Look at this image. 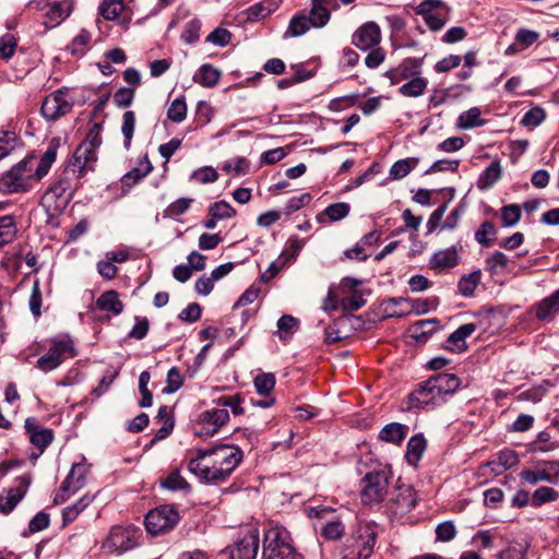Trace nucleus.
I'll list each match as a JSON object with an SVG mask.
<instances>
[{
  "mask_svg": "<svg viewBox=\"0 0 559 559\" xmlns=\"http://www.w3.org/2000/svg\"><path fill=\"white\" fill-rule=\"evenodd\" d=\"M240 448L234 444H219L207 450H198L191 457L188 468L204 481L225 480L242 461Z\"/></svg>",
  "mask_w": 559,
  "mask_h": 559,
  "instance_id": "obj_1",
  "label": "nucleus"
},
{
  "mask_svg": "<svg viewBox=\"0 0 559 559\" xmlns=\"http://www.w3.org/2000/svg\"><path fill=\"white\" fill-rule=\"evenodd\" d=\"M460 386V379L452 373H439L423 382L409 394L412 407L436 406L445 401Z\"/></svg>",
  "mask_w": 559,
  "mask_h": 559,
  "instance_id": "obj_2",
  "label": "nucleus"
},
{
  "mask_svg": "<svg viewBox=\"0 0 559 559\" xmlns=\"http://www.w3.org/2000/svg\"><path fill=\"white\" fill-rule=\"evenodd\" d=\"M36 181L32 175V159L23 158L0 176V192L19 194L31 191Z\"/></svg>",
  "mask_w": 559,
  "mask_h": 559,
  "instance_id": "obj_3",
  "label": "nucleus"
},
{
  "mask_svg": "<svg viewBox=\"0 0 559 559\" xmlns=\"http://www.w3.org/2000/svg\"><path fill=\"white\" fill-rule=\"evenodd\" d=\"M264 559H302L290 543L289 532L281 526L270 527L264 535Z\"/></svg>",
  "mask_w": 559,
  "mask_h": 559,
  "instance_id": "obj_4",
  "label": "nucleus"
},
{
  "mask_svg": "<svg viewBox=\"0 0 559 559\" xmlns=\"http://www.w3.org/2000/svg\"><path fill=\"white\" fill-rule=\"evenodd\" d=\"M392 474L386 468L367 473L361 479V501L364 504L379 503L388 498Z\"/></svg>",
  "mask_w": 559,
  "mask_h": 559,
  "instance_id": "obj_5",
  "label": "nucleus"
},
{
  "mask_svg": "<svg viewBox=\"0 0 559 559\" xmlns=\"http://www.w3.org/2000/svg\"><path fill=\"white\" fill-rule=\"evenodd\" d=\"M76 355L73 341L69 337L53 340L48 352L37 360V367L45 371H51L59 367L66 359Z\"/></svg>",
  "mask_w": 559,
  "mask_h": 559,
  "instance_id": "obj_6",
  "label": "nucleus"
},
{
  "mask_svg": "<svg viewBox=\"0 0 559 559\" xmlns=\"http://www.w3.org/2000/svg\"><path fill=\"white\" fill-rule=\"evenodd\" d=\"M229 420V413L226 408H213L200 414L194 435L200 438L213 437Z\"/></svg>",
  "mask_w": 559,
  "mask_h": 559,
  "instance_id": "obj_7",
  "label": "nucleus"
},
{
  "mask_svg": "<svg viewBox=\"0 0 559 559\" xmlns=\"http://www.w3.org/2000/svg\"><path fill=\"white\" fill-rule=\"evenodd\" d=\"M178 520L179 514L174 507L162 506L147 513L145 526L147 532L157 535L173 528Z\"/></svg>",
  "mask_w": 559,
  "mask_h": 559,
  "instance_id": "obj_8",
  "label": "nucleus"
},
{
  "mask_svg": "<svg viewBox=\"0 0 559 559\" xmlns=\"http://www.w3.org/2000/svg\"><path fill=\"white\" fill-rule=\"evenodd\" d=\"M73 104L67 91L58 90L44 99L40 112L46 120L55 121L69 114Z\"/></svg>",
  "mask_w": 559,
  "mask_h": 559,
  "instance_id": "obj_9",
  "label": "nucleus"
},
{
  "mask_svg": "<svg viewBox=\"0 0 559 559\" xmlns=\"http://www.w3.org/2000/svg\"><path fill=\"white\" fill-rule=\"evenodd\" d=\"M88 467L81 463L72 465L69 475L62 481L55 496V503L66 502L72 495L83 488L86 484Z\"/></svg>",
  "mask_w": 559,
  "mask_h": 559,
  "instance_id": "obj_10",
  "label": "nucleus"
},
{
  "mask_svg": "<svg viewBox=\"0 0 559 559\" xmlns=\"http://www.w3.org/2000/svg\"><path fill=\"white\" fill-rule=\"evenodd\" d=\"M388 506L396 515L408 513L417 502L415 490L409 485H395L388 495Z\"/></svg>",
  "mask_w": 559,
  "mask_h": 559,
  "instance_id": "obj_11",
  "label": "nucleus"
},
{
  "mask_svg": "<svg viewBox=\"0 0 559 559\" xmlns=\"http://www.w3.org/2000/svg\"><path fill=\"white\" fill-rule=\"evenodd\" d=\"M520 477L531 485H536L539 481L556 484L559 478V462H538L532 468L522 471Z\"/></svg>",
  "mask_w": 559,
  "mask_h": 559,
  "instance_id": "obj_12",
  "label": "nucleus"
},
{
  "mask_svg": "<svg viewBox=\"0 0 559 559\" xmlns=\"http://www.w3.org/2000/svg\"><path fill=\"white\" fill-rule=\"evenodd\" d=\"M140 537L141 530L135 526H115L107 537L106 545L112 550L124 551L135 547Z\"/></svg>",
  "mask_w": 559,
  "mask_h": 559,
  "instance_id": "obj_13",
  "label": "nucleus"
},
{
  "mask_svg": "<svg viewBox=\"0 0 559 559\" xmlns=\"http://www.w3.org/2000/svg\"><path fill=\"white\" fill-rule=\"evenodd\" d=\"M37 9L44 12V23L47 27L59 25L71 12V0H38Z\"/></svg>",
  "mask_w": 559,
  "mask_h": 559,
  "instance_id": "obj_14",
  "label": "nucleus"
},
{
  "mask_svg": "<svg viewBox=\"0 0 559 559\" xmlns=\"http://www.w3.org/2000/svg\"><path fill=\"white\" fill-rule=\"evenodd\" d=\"M24 427L28 435L29 442L38 450V453L32 454V459L36 460L52 442L53 431L39 425L35 417L26 418Z\"/></svg>",
  "mask_w": 559,
  "mask_h": 559,
  "instance_id": "obj_15",
  "label": "nucleus"
},
{
  "mask_svg": "<svg viewBox=\"0 0 559 559\" xmlns=\"http://www.w3.org/2000/svg\"><path fill=\"white\" fill-rule=\"evenodd\" d=\"M259 550V533L257 530L248 532L229 548L230 559H255Z\"/></svg>",
  "mask_w": 559,
  "mask_h": 559,
  "instance_id": "obj_16",
  "label": "nucleus"
},
{
  "mask_svg": "<svg viewBox=\"0 0 559 559\" xmlns=\"http://www.w3.org/2000/svg\"><path fill=\"white\" fill-rule=\"evenodd\" d=\"M16 486L10 488L4 496H0V511L3 514L10 513L16 504L24 498L31 483L29 475H23L16 479Z\"/></svg>",
  "mask_w": 559,
  "mask_h": 559,
  "instance_id": "obj_17",
  "label": "nucleus"
},
{
  "mask_svg": "<svg viewBox=\"0 0 559 559\" xmlns=\"http://www.w3.org/2000/svg\"><path fill=\"white\" fill-rule=\"evenodd\" d=\"M338 8L337 0H311V9L307 15L312 22L313 28L324 27L331 19V10Z\"/></svg>",
  "mask_w": 559,
  "mask_h": 559,
  "instance_id": "obj_18",
  "label": "nucleus"
},
{
  "mask_svg": "<svg viewBox=\"0 0 559 559\" xmlns=\"http://www.w3.org/2000/svg\"><path fill=\"white\" fill-rule=\"evenodd\" d=\"M380 27L374 22L361 25L353 35V44L361 50L372 48L380 43Z\"/></svg>",
  "mask_w": 559,
  "mask_h": 559,
  "instance_id": "obj_19",
  "label": "nucleus"
},
{
  "mask_svg": "<svg viewBox=\"0 0 559 559\" xmlns=\"http://www.w3.org/2000/svg\"><path fill=\"white\" fill-rule=\"evenodd\" d=\"M96 160V150L90 147V144L81 143L74 152L71 169L73 173H78L79 177H82L87 170L93 169Z\"/></svg>",
  "mask_w": 559,
  "mask_h": 559,
  "instance_id": "obj_20",
  "label": "nucleus"
},
{
  "mask_svg": "<svg viewBox=\"0 0 559 559\" xmlns=\"http://www.w3.org/2000/svg\"><path fill=\"white\" fill-rule=\"evenodd\" d=\"M421 60L417 58L404 59L397 68L389 70L385 76L391 84H399L403 80L413 79L420 74Z\"/></svg>",
  "mask_w": 559,
  "mask_h": 559,
  "instance_id": "obj_21",
  "label": "nucleus"
},
{
  "mask_svg": "<svg viewBox=\"0 0 559 559\" xmlns=\"http://www.w3.org/2000/svg\"><path fill=\"white\" fill-rule=\"evenodd\" d=\"M57 148L58 145L51 142L39 159H37L34 155H28L25 157L32 159V175L36 183L49 173L57 157Z\"/></svg>",
  "mask_w": 559,
  "mask_h": 559,
  "instance_id": "obj_22",
  "label": "nucleus"
},
{
  "mask_svg": "<svg viewBox=\"0 0 559 559\" xmlns=\"http://www.w3.org/2000/svg\"><path fill=\"white\" fill-rule=\"evenodd\" d=\"M332 512L328 508H310L309 516L326 520V523L321 527L322 535L328 539H337L344 533V525L337 520H329Z\"/></svg>",
  "mask_w": 559,
  "mask_h": 559,
  "instance_id": "obj_23",
  "label": "nucleus"
},
{
  "mask_svg": "<svg viewBox=\"0 0 559 559\" xmlns=\"http://www.w3.org/2000/svg\"><path fill=\"white\" fill-rule=\"evenodd\" d=\"M377 539L376 527L369 523L359 524L356 531V546L360 558H368Z\"/></svg>",
  "mask_w": 559,
  "mask_h": 559,
  "instance_id": "obj_24",
  "label": "nucleus"
},
{
  "mask_svg": "<svg viewBox=\"0 0 559 559\" xmlns=\"http://www.w3.org/2000/svg\"><path fill=\"white\" fill-rule=\"evenodd\" d=\"M536 319L549 322L559 312V288L534 306Z\"/></svg>",
  "mask_w": 559,
  "mask_h": 559,
  "instance_id": "obj_25",
  "label": "nucleus"
},
{
  "mask_svg": "<svg viewBox=\"0 0 559 559\" xmlns=\"http://www.w3.org/2000/svg\"><path fill=\"white\" fill-rule=\"evenodd\" d=\"M476 331L474 323H466L456 329L447 340V348L452 352H463L466 348V337Z\"/></svg>",
  "mask_w": 559,
  "mask_h": 559,
  "instance_id": "obj_26",
  "label": "nucleus"
},
{
  "mask_svg": "<svg viewBox=\"0 0 559 559\" xmlns=\"http://www.w3.org/2000/svg\"><path fill=\"white\" fill-rule=\"evenodd\" d=\"M383 312L388 317L401 318L413 312L414 305L407 298H389L382 302Z\"/></svg>",
  "mask_w": 559,
  "mask_h": 559,
  "instance_id": "obj_27",
  "label": "nucleus"
},
{
  "mask_svg": "<svg viewBox=\"0 0 559 559\" xmlns=\"http://www.w3.org/2000/svg\"><path fill=\"white\" fill-rule=\"evenodd\" d=\"M99 12L105 20L126 21L129 19L123 0H104L99 7Z\"/></svg>",
  "mask_w": 559,
  "mask_h": 559,
  "instance_id": "obj_28",
  "label": "nucleus"
},
{
  "mask_svg": "<svg viewBox=\"0 0 559 559\" xmlns=\"http://www.w3.org/2000/svg\"><path fill=\"white\" fill-rule=\"evenodd\" d=\"M427 449V441L423 435L413 436L406 447L405 459L407 463L414 467L417 466L418 462L423 457Z\"/></svg>",
  "mask_w": 559,
  "mask_h": 559,
  "instance_id": "obj_29",
  "label": "nucleus"
},
{
  "mask_svg": "<svg viewBox=\"0 0 559 559\" xmlns=\"http://www.w3.org/2000/svg\"><path fill=\"white\" fill-rule=\"evenodd\" d=\"M408 432V427L400 423H390L379 432V439L384 442L401 444Z\"/></svg>",
  "mask_w": 559,
  "mask_h": 559,
  "instance_id": "obj_30",
  "label": "nucleus"
},
{
  "mask_svg": "<svg viewBox=\"0 0 559 559\" xmlns=\"http://www.w3.org/2000/svg\"><path fill=\"white\" fill-rule=\"evenodd\" d=\"M350 211V206L346 202H337L329 205L324 211L317 214V221L321 224L328 222H337L345 218Z\"/></svg>",
  "mask_w": 559,
  "mask_h": 559,
  "instance_id": "obj_31",
  "label": "nucleus"
},
{
  "mask_svg": "<svg viewBox=\"0 0 559 559\" xmlns=\"http://www.w3.org/2000/svg\"><path fill=\"white\" fill-rule=\"evenodd\" d=\"M312 27L313 25L307 15V10H301L290 19L287 32L285 33V37H299L306 34Z\"/></svg>",
  "mask_w": 559,
  "mask_h": 559,
  "instance_id": "obj_32",
  "label": "nucleus"
},
{
  "mask_svg": "<svg viewBox=\"0 0 559 559\" xmlns=\"http://www.w3.org/2000/svg\"><path fill=\"white\" fill-rule=\"evenodd\" d=\"M457 262L459 254L455 247L437 251L430 260L431 267L440 270L453 267Z\"/></svg>",
  "mask_w": 559,
  "mask_h": 559,
  "instance_id": "obj_33",
  "label": "nucleus"
},
{
  "mask_svg": "<svg viewBox=\"0 0 559 559\" xmlns=\"http://www.w3.org/2000/svg\"><path fill=\"white\" fill-rule=\"evenodd\" d=\"M96 305L98 309L103 311H109L115 316H118L123 311V304L119 299L118 293L116 290H107L103 293L98 297Z\"/></svg>",
  "mask_w": 559,
  "mask_h": 559,
  "instance_id": "obj_34",
  "label": "nucleus"
},
{
  "mask_svg": "<svg viewBox=\"0 0 559 559\" xmlns=\"http://www.w3.org/2000/svg\"><path fill=\"white\" fill-rule=\"evenodd\" d=\"M485 124L486 120L481 118V111L478 107H473L466 111H463L456 121L457 128L463 130H468Z\"/></svg>",
  "mask_w": 559,
  "mask_h": 559,
  "instance_id": "obj_35",
  "label": "nucleus"
},
{
  "mask_svg": "<svg viewBox=\"0 0 559 559\" xmlns=\"http://www.w3.org/2000/svg\"><path fill=\"white\" fill-rule=\"evenodd\" d=\"M17 235V227L12 215L0 217V248L14 241Z\"/></svg>",
  "mask_w": 559,
  "mask_h": 559,
  "instance_id": "obj_36",
  "label": "nucleus"
},
{
  "mask_svg": "<svg viewBox=\"0 0 559 559\" xmlns=\"http://www.w3.org/2000/svg\"><path fill=\"white\" fill-rule=\"evenodd\" d=\"M509 266V258L501 251H493L485 261V270L491 275L503 274Z\"/></svg>",
  "mask_w": 559,
  "mask_h": 559,
  "instance_id": "obj_37",
  "label": "nucleus"
},
{
  "mask_svg": "<svg viewBox=\"0 0 559 559\" xmlns=\"http://www.w3.org/2000/svg\"><path fill=\"white\" fill-rule=\"evenodd\" d=\"M221 73L210 64H203L193 75V81L205 87H212L217 84Z\"/></svg>",
  "mask_w": 559,
  "mask_h": 559,
  "instance_id": "obj_38",
  "label": "nucleus"
},
{
  "mask_svg": "<svg viewBox=\"0 0 559 559\" xmlns=\"http://www.w3.org/2000/svg\"><path fill=\"white\" fill-rule=\"evenodd\" d=\"M428 86V81L425 78L416 76L408 80L406 83L400 86L399 92L405 97H419L424 95Z\"/></svg>",
  "mask_w": 559,
  "mask_h": 559,
  "instance_id": "obj_39",
  "label": "nucleus"
},
{
  "mask_svg": "<svg viewBox=\"0 0 559 559\" xmlns=\"http://www.w3.org/2000/svg\"><path fill=\"white\" fill-rule=\"evenodd\" d=\"M418 162L416 157H408L395 162L389 171L390 179L400 180L406 177L418 165Z\"/></svg>",
  "mask_w": 559,
  "mask_h": 559,
  "instance_id": "obj_40",
  "label": "nucleus"
},
{
  "mask_svg": "<svg viewBox=\"0 0 559 559\" xmlns=\"http://www.w3.org/2000/svg\"><path fill=\"white\" fill-rule=\"evenodd\" d=\"M501 177V166L499 162H492L480 175L477 187L480 190L491 188Z\"/></svg>",
  "mask_w": 559,
  "mask_h": 559,
  "instance_id": "obj_41",
  "label": "nucleus"
},
{
  "mask_svg": "<svg viewBox=\"0 0 559 559\" xmlns=\"http://www.w3.org/2000/svg\"><path fill=\"white\" fill-rule=\"evenodd\" d=\"M481 281V272L480 270L473 271L469 274L463 275L457 284V289L461 295L465 297H469L474 294L477 286Z\"/></svg>",
  "mask_w": 559,
  "mask_h": 559,
  "instance_id": "obj_42",
  "label": "nucleus"
},
{
  "mask_svg": "<svg viewBox=\"0 0 559 559\" xmlns=\"http://www.w3.org/2000/svg\"><path fill=\"white\" fill-rule=\"evenodd\" d=\"M92 497L85 495L81 499H79L75 503L66 507L62 510V520L63 525H68L72 523L78 515L87 508V506L92 502Z\"/></svg>",
  "mask_w": 559,
  "mask_h": 559,
  "instance_id": "obj_43",
  "label": "nucleus"
},
{
  "mask_svg": "<svg viewBox=\"0 0 559 559\" xmlns=\"http://www.w3.org/2000/svg\"><path fill=\"white\" fill-rule=\"evenodd\" d=\"M135 114L132 110H128L122 115L121 133L124 138V147L129 148L133 138L135 129Z\"/></svg>",
  "mask_w": 559,
  "mask_h": 559,
  "instance_id": "obj_44",
  "label": "nucleus"
},
{
  "mask_svg": "<svg viewBox=\"0 0 559 559\" xmlns=\"http://www.w3.org/2000/svg\"><path fill=\"white\" fill-rule=\"evenodd\" d=\"M167 117L176 123L182 122L187 117V104L183 96L174 99L168 107Z\"/></svg>",
  "mask_w": 559,
  "mask_h": 559,
  "instance_id": "obj_45",
  "label": "nucleus"
},
{
  "mask_svg": "<svg viewBox=\"0 0 559 559\" xmlns=\"http://www.w3.org/2000/svg\"><path fill=\"white\" fill-rule=\"evenodd\" d=\"M559 493L551 487H539L532 495V504L534 507H539L544 503L551 502L557 500Z\"/></svg>",
  "mask_w": 559,
  "mask_h": 559,
  "instance_id": "obj_46",
  "label": "nucleus"
},
{
  "mask_svg": "<svg viewBox=\"0 0 559 559\" xmlns=\"http://www.w3.org/2000/svg\"><path fill=\"white\" fill-rule=\"evenodd\" d=\"M253 383L260 395H267L274 389L275 376L269 372L259 373L254 378Z\"/></svg>",
  "mask_w": 559,
  "mask_h": 559,
  "instance_id": "obj_47",
  "label": "nucleus"
},
{
  "mask_svg": "<svg viewBox=\"0 0 559 559\" xmlns=\"http://www.w3.org/2000/svg\"><path fill=\"white\" fill-rule=\"evenodd\" d=\"M235 215V209L225 201L215 202L209 207V216H213L214 219L230 218Z\"/></svg>",
  "mask_w": 559,
  "mask_h": 559,
  "instance_id": "obj_48",
  "label": "nucleus"
},
{
  "mask_svg": "<svg viewBox=\"0 0 559 559\" xmlns=\"http://www.w3.org/2000/svg\"><path fill=\"white\" fill-rule=\"evenodd\" d=\"M526 549L525 543H512L498 555V559H525Z\"/></svg>",
  "mask_w": 559,
  "mask_h": 559,
  "instance_id": "obj_49",
  "label": "nucleus"
},
{
  "mask_svg": "<svg viewBox=\"0 0 559 559\" xmlns=\"http://www.w3.org/2000/svg\"><path fill=\"white\" fill-rule=\"evenodd\" d=\"M421 15L431 31H439L445 25L449 13H445L444 10H440Z\"/></svg>",
  "mask_w": 559,
  "mask_h": 559,
  "instance_id": "obj_50",
  "label": "nucleus"
},
{
  "mask_svg": "<svg viewBox=\"0 0 559 559\" xmlns=\"http://www.w3.org/2000/svg\"><path fill=\"white\" fill-rule=\"evenodd\" d=\"M17 40L12 34L0 37V59L9 60L15 52Z\"/></svg>",
  "mask_w": 559,
  "mask_h": 559,
  "instance_id": "obj_51",
  "label": "nucleus"
},
{
  "mask_svg": "<svg viewBox=\"0 0 559 559\" xmlns=\"http://www.w3.org/2000/svg\"><path fill=\"white\" fill-rule=\"evenodd\" d=\"M145 169L142 170L140 168H133L130 171H128L121 179L123 186L131 187L135 185L140 179L144 178L146 175H148L152 170L151 163L145 157Z\"/></svg>",
  "mask_w": 559,
  "mask_h": 559,
  "instance_id": "obj_52",
  "label": "nucleus"
},
{
  "mask_svg": "<svg viewBox=\"0 0 559 559\" xmlns=\"http://www.w3.org/2000/svg\"><path fill=\"white\" fill-rule=\"evenodd\" d=\"M496 235V228L490 222H484L475 233V239L483 246H490L492 237Z\"/></svg>",
  "mask_w": 559,
  "mask_h": 559,
  "instance_id": "obj_53",
  "label": "nucleus"
},
{
  "mask_svg": "<svg viewBox=\"0 0 559 559\" xmlns=\"http://www.w3.org/2000/svg\"><path fill=\"white\" fill-rule=\"evenodd\" d=\"M281 338L290 336L298 328V321L292 316H283L277 322Z\"/></svg>",
  "mask_w": 559,
  "mask_h": 559,
  "instance_id": "obj_54",
  "label": "nucleus"
},
{
  "mask_svg": "<svg viewBox=\"0 0 559 559\" xmlns=\"http://www.w3.org/2000/svg\"><path fill=\"white\" fill-rule=\"evenodd\" d=\"M501 218L507 227L514 226L521 218V209L516 204L503 206L501 210Z\"/></svg>",
  "mask_w": 559,
  "mask_h": 559,
  "instance_id": "obj_55",
  "label": "nucleus"
},
{
  "mask_svg": "<svg viewBox=\"0 0 559 559\" xmlns=\"http://www.w3.org/2000/svg\"><path fill=\"white\" fill-rule=\"evenodd\" d=\"M164 488L169 490H183L189 487L187 480L179 474L178 471H173L162 483Z\"/></svg>",
  "mask_w": 559,
  "mask_h": 559,
  "instance_id": "obj_56",
  "label": "nucleus"
},
{
  "mask_svg": "<svg viewBox=\"0 0 559 559\" xmlns=\"http://www.w3.org/2000/svg\"><path fill=\"white\" fill-rule=\"evenodd\" d=\"M288 263V253L282 252V254L270 264L267 270L261 275L263 282H269L273 278L286 264Z\"/></svg>",
  "mask_w": 559,
  "mask_h": 559,
  "instance_id": "obj_57",
  "label": "nucleus"
},
{
  "mask_svg": "<svg viewBox=\"0 0 559 559\" xmlns=\"http://www.w3.org/2000/svg\"><path fill=\"white\" fill-rule=\"evenodd\" d=\"M546 118L545 110L540 107L530 109L522 118V123L525 127L535 128L539 126Z\"/></svg>",
  "mask_w": 559,
  "mask_h": 559,
  "instance_id": "obj_58",
  "label": "nucleus"
},
{
  "mask_svg": "<svg viewBox=\"0 0 559 559\" xmlns=\"http://www.w3.org/2000/svg\"><path fill=\"white\" fill-rule=\"evenodd\" d=\"M274 5L271 0H263L249 8V16L255 20L264 19L274 11Z\"/></svg>",
  "mask_w": 559,
  "mask_h": 559,
  "instance_id": "obj_59",
  "label": "nucleus"
},
{
  "mask_svg": "<svg viewBox=\"0 0 559 559\" xmlns=\"http://www.w3.org/2000/svg\"><path fill=\"white\" fill-rule=\"evenodd\" d=\"M539 38V33L526 28H520L515 35V41L521 46L520 49H525L533 45Z\"/></svg>",
  "mask_w": 559,
  "mask_h": 559,
  "instance_id": "obj_60",
  "label": "nucleus"
},
{
  "mask_svg": "<svg viewBox=\"0 0 559 559\" xmlns=\"http://www.w3.org/2000/svg\"><path fill=\"white\" fill-rule=\"evenodd\" d=\"M444 10L445 13L450 12L449 7L442 2L441 0H423L417 5V13L418 14H428L430 12Z\"/></svg>",
  "mask_w": 559,
  "mask_h": 559,
  "instance_id": "obj_61",
  "label": "nucleus"
},
{
  "mask_svg": "<svg viewBox=\"0 0 559 559\" xmlns=\"http://www.w3.org/2000/svg\"><path fill=\"white\" fill-rule=\"evenodd\" d=\"M365 305V299L362 295L354 292L349 296L344 297L341 300V306L345 311H356L360 309Z\"/></svg>",
  "mask_w": 559,
  "mask_h": 559,
  "instance_id": "obj_62",
  "label": "nucleus"
},
{
  "mask_svg": "<svg viewBox=\"0 0 559 559\" xmlns=\"http://www.w3.org/2000/svg\"><path fill=\"white\" fill-rule=\"evenodd\" d=\"M215 402L218 406L230 407L234 415H240L243 413V408L240 406L241 399L238 394L221 396Z\"/></svg>",
  "mask_w": 559,
  "mask_h": 559,
  "instance_id": "obj_63",
  "label": "nucleus"
},
{
  "mask_svg": "<svg viewBox=\"0 0 559 559\" xmlns=\"http://www.w3.org/2000/svg\"><path fill=\"white\" fill-rule=\"evenodd\" d=\"M133 98L134 90L129 87H121L114 94V103L121 108L130 106Z\"/></svg>",
  "mask_w": 559,
  "mask_h": 559,
  "instance_id": "obj_64",
  "label": "nucleus"
}]
</instances>
